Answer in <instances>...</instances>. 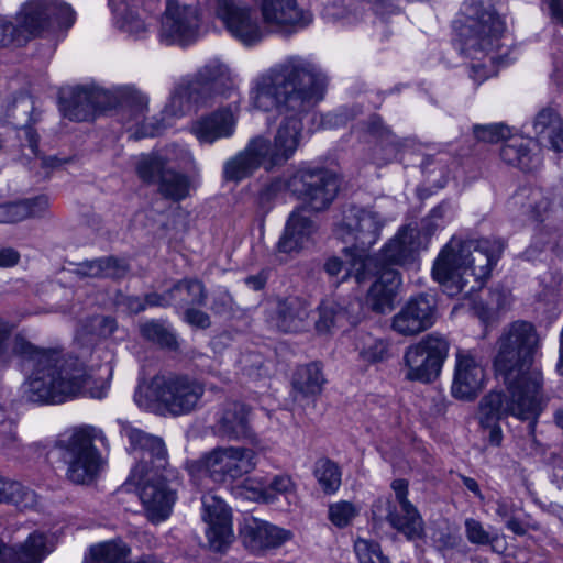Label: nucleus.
I'll list each match as a JSON object with an SVG mask.
<instances>
[{"label":"nucleus","mask_w":563,"mask_h":563,"mask_svg":"<svg viewBox=\"0 0 563 563\" xmlns=\"http://www.w3.org/2000/svg\"><path fill=\"white\" fill-rule=\"evenodd\" d=\"M327 78L313 63L290 56L258 75L250 90V102L258 110L286 109L274 141L263 135L252 137L244 150L227 161V180L240 181L263 167L266 172L284 166L294 157L301 137L299 114L323 98Z\"/></svg>","instance_id":"1"},{"label":"nucleus","mask_w":563,"mask_h":563,"mask_svg":"<svg viewBox=\"0 0 563 563\" xmlns=\"http://www.w3.org/2000/svg\"><path fill=\"white\" fill-rule=\"evenodd\" d=\"M537 334L531 323L514 322L500 336L494 366L505 390H492L479 402L478 419L492 446L504 435L499 420L514 417L528 422L533 438L539 417L547 407L543 374L534 363Z\"/></svg>","instance_id":"2"},{"label":"nucleus","mask_w":563,"mask_h":563,"mask_svg":"<svg viewBox=\"0 0 563 563\" xmlns=\"http://www.w3.org/2000/svg\"><path fill=\"white\" fill-rule=\"evenodd\" d=\"M504 247L500 240L462 241L453 236L434 261L432 276L449 296H471L483 288Z\"/></svg>","instance_id":"3"},{"label":"nucleus","mask_w":563,"mask_h":563,"mask_svg":"<svg viewBox=\"0 0 563 563\" xmlns=\"http://www.w3.org/2000/svg\"><path fill=\"white\" fill-rule=\"evenodd\" d=\"M15 352L22 364L31 366L27 397L40 404H63L70 396V366L67 354L57 347L40 349L15 336Z\"/></svg>","instance_id":"4"},{"label":"nucleus","mask_w":563,"mask_h":563,"mask_svg":"<svg viewBox=\"0 0 563 563\" xmlns=\"http://www.w3.org/2000/svg\"><path fill=\"white\" fill-rule=\"evenodd\" d=\"M462 13L466 18L467 30L463 51L471 59L478 62L471 65V77L482 82L490 76L494 65L500 62L505 23L492 4L482 0L465 1Z\"/></svg>","instance_id":"5"},{"label":"nucleus","mask_w":563,"mask_h":563,"mask_svg":"<svg viewBox=\"0 0 563 563\" xmlns=\"http://www.w3.org/2000/svg\"><path fill=\"white\" fill-rule=\"evenodd\" d=\"M234 84L230 68L219 59H211L206 63L196 74L195 78L186 86H179L173 93L170 102L164 110V117H181L185 112V101L207 106L217 97H229L233 91ZM170 123L152 119L144 123L136 132L135 137L155 136L162 133Z\"/></svg>","instance_id":"6"},{"label":"nucleus","mask_w":563,"mask_h":563,"mask_svg":"<svg viewBox=\"0 0 563 563\" xmlns=\"http://www.w3.org/2000/svg\"><path fill=\"white\" fill-rule=\"evenodd\" d=\"M205 394L201 382L188 375L157 374L145 388L134 395L142 408L150 409L153 404L164 407L174 416L188 415L199 405Z\"/></svg>","instance_id":"7"},{"label":"nucleus","mask_w":563,"mask_h":563,"mask_svg":"<svg viewBox=\"0 0 563 563\" xmlns=\"http://www.w3.org/2000/svg\"><path fill=\"white\" fill-rule=\"evenodd\" d=\"M147 98L134 87L125 86L109 91L96 86L73 88V121H91L117 104L130 111L135 121L147 109Z\"/></svg>","instance_id":"8"},{"label":"nucleus","mask_w":563,"mask_h":563,"mask_svg":"<svg viewBox=\"0 0 563 563\" xmlns=\"http://www.w3.org/2000/svg\"><path fill=\"white\" fill-rule=\"evenodd\" d=\"M256 467V452L245 446H218L190 466L192 476L205 475L212 482L232 483Z\"/></svg>","instance_id":"9"},{"label":"nucleus","mask_w":563,"mask_h":563,"mask_svg":"<svg viewBox=\"0 0 563 563\" xmlns=\"http://www.w3.org/2000/svg\"><path fill=\"white\" fill-rule=\"evenodd\" d=\"M450 342L439 333H430L406 347L401 371L409 382L431 383L440 375L448 358Z\"/></svg>","instance_id":"10"},{"label":"nucleus","mask_w":563,"mask_h":563,"mask_svg":"<svg viewBox=\"0 0 563 563\" xmlns=\"http://www.w3.org/2000/svg\"><path fill=\"white\" fill-rule=\"evenodd\" d=\"M97 442L107 443L101 430L88 424L73 428V484L91 485L104 471L107 459Z\"/></svg>","instance_id":"11"},{"label":"nucleus","mask_w":563,"mask_h":563,"mask_svg":"<svg viewBox=\"0 0 563 563\" xmlns=\"http://www.w3.org/2000/svg\"><path fill=\"white\" fill-rule=\"evenodd\" d=\"M214 13L227 31L245 46L256 45L272 34L262 16L240 0H217Z\"/></svg>","instance_id":"12"},{"label":"nucleus","mask_w":563,"mask_h":563,"mask_svg":"<svg viewBox=\"0 0 563 563\" xmlns=\"http://www.w3.org/2000/svg\"><path fill=\"white\" fill-rule=\"evenodd\" d=\"M339 187L338 177L325 169L300 168L289 177V192L313 211L327 209Z\"/></svg>","instance_id":"13"},{"label":"nucleus","mask_w":563,"mask_h":563,"mask_svg":"<svg viewBox=\"0 0 563 563\" xmlns=\"http://www.w3.org/2000/svg\"><path fill=\"white\" fill-rule=\"evenodd\" d=\"M385 219L376 211L350 206L342 212L341 220L335 224V234L345 242H355L357 252L367 254V250L380 238Z\"/></svg>","instance_id":"14"},{"label":"nucleus","mask_w":563,"mask_h":563,"mask_svg":"<svg viewBox=\"0 0 563 563\" xmlns=\"http://www.w3.org/2000/svg\"><path fill=\"white\" fill-rule=\"evenodd\" d=\"M201 33V18L196 7L168 0L161 21L159 40L166 45L188 46Z\"/></svg>","instance_id":"15"},{"label":"nucleus","mask_w":563,"mask_h":563,"mask_svg":"<svg viewBox=\"0 0 563 563\" xmlns=\"http://www.w3.org/2000/svg\"><path fill=\"white\" fill-rule=\"evenodd\" d=\"M69 5L63 0H27L16 13L27 40L60 27L68 19Z\"/></svg>","instance_id":"16"},{"label":"nucleus","mask_w":563,"mask_h":563,"mask_svg":"<svg viewBox=\"0 0 563 563\" xmlns=\"http://www.w3.org/2000/svg\"><path fill=\"white\" fill-rule=\"evenodd\" d=\"M139 177L148 184L157 183L159 194L169 200L180 201L190 194L188 176L166 169V161L158 155L143 156L136 165Z\"/></svg>","instance_id":"17"},{"label":"nucleus","mask_w":563,"mask_h":563,"mask_svg":"<svg viewBox=\"0 0 563 563\" xmlns=\"http://www.w3.org/2000/svg\"><path fill=\"white\" fill-rule=\"evenodd\" d=\"M437 320V302L432 295L410 297L391 319V329L402 336H415L430 329Z\"/></svg>","instance_id":"18"},{"label":"nucleus","mask_w":563,"mask_h":563,"mask_svg":"<svg viewBox=\"0 0 563 563\" xmlns=\"http://www.w3.org/2000/svg\"><path fill=\"white\" fill-rule=\"evenodd\" d=\"M256 3L271 33L292 34L312 22V14L298 0H257Z\"/></svg>","instance_id":"19"},{"label":"nucleus","mask_w":563,"mask_h":563,"mask_svg":"<svg viewBox=\"0 0 563 563\" xmlns=\"http://www.w3.org/2000/svg\"><path fill=\"white\" fill-rule=\"evenodd\" d=\"M252 408L240 400L227 399L214 413L213 433L231 441L255 439L251 426Z\"/></svg>","instance_id":"20"},{"label":"nucleus","mask_w":563,"mask_h":563,"mask_svg":"<svg viewBox=\"0 0 563 563\" xmlns=\"http://www.w3.org/2000/svg\"><path fill=\"white\" fill-rule=\"evenodd\" d=\"M202 519L207 523L206 537L210 549L224 552L234 541L230 508L218 496L207 494L202 497Z\"/></svg>","instance_id":"21"},{"label":"nucleus","mask_w":563,"mask_h":563,"mask_svg":"<svg viewBox=\"0 0 563 563\" xmlns=\"http://www.w3.org/2000/svg\"><path fill=\"white\" fill-rule=\"evenodd\" d=\"M484 368L471 350L457 349L451 394L461 400H472L483 388Z\"/></svg>","instance_id":"22"},{"label":"nucleus","mask_w":563,"mask_h":563,"mask_svg":"<svg viewBox=\"0 0 563 563\" xmlns=\"http://www.w3.org/2000/svg\"><path fill=\"white\" fill-rule=\"evenodd\" d=\"M424 249L427 244H422L417 228L405 225L383 246L379 256L374 257L377 258L378 267L406 266L412 264L419 252Z\"/></svg>","instance_id":"23"},{"label":"nucleus","mask_w":563,"mask_h":563,"mask_svg":"<svg viewBox=\"0 0 563 563\" xmlns=\"http://www.w3.org/2000/svg\"><path fill=\"white\" fill-rule=\"evenodd\" d=\"M372 273L377 274V280L371 286L366 296V306L376 313H387L394 308V302L401 285L400 274L388 267H378L377 258Z\"/></svg>","instance_id":"24"},{"label":"nucleus","mask_w":563,"mask_h":563,"mask_svg":"<svg viewBox=\"0 0 563 563\" xmlns=\"http://www.w3.org/2000/svg\"><path fill=\"white\" fill-rule=\"evenodd\" d=\"M245 548L254 553L280 547L291 533L254 517L245 518L240 530Z\"/></svg>","instance_id":"25"},{"label":"nucleus","mask_w":563,"mask_h":563,"mask_svg":"<svg viewBox=\"0 0 563 563\" xmlns=\"http://www.w3.org/2000/svg\"><path fill=\"white\" fill-rule=\"evenodd\" d=\"M402 515L397 511H389L387 519L393 528L404 533L409 540L419 539L423 534L424 525L417 508L408 499V482L406 479H395L391 483Z\"/></svg>","instance_id":"26"},{"label":"nucleus","mask_w":563,"mask_h":563,"mask_svg":"<svg viewBox=\"0 0 563 563\" xmlns=\"http://www.w3.org/2000/svg\"><path fill=\"white\" fill-rule=\"evenodd\" d=\"M236 118L231 108H222L201 115L190 125V132L200 143L212 144L220 139L233 135Z\"/></svg>","instance_id":"27"},{"label":"nucleus","mask_w":563,"mask_h":563,"mask_svg":"<svg viewBox=\"0 0 563 563\" xmlns=\"http://www.w3.org/2000/svg\"><path fill=\"white\" fill-rule=\"evenodd\" d=\"M140 499L150 521L158 523L167 519L176 500V493L165 479L147 482L140 490Z\"/></svg>","instance_id":"28"},{"label":"nucleus","mask_w":563,"mask_h":563,"mask_svg":"<svg viewBox=\"0 0 563 563\" xmlns=\"http://www.w3.org/2000/svg\"><path fill=\"white\" fill-rule=\"evenodd\" d=\"M343 254L344 261L333 256L325 262L324 269L328 275L338 277L343 273L342 280L353 276L357 284L365 282L372 273L373 266H376L375 257L364 254V252H357L354 247L344 249Z\"/></svg>","instance_id":"29"},{"label":"nucleus","mask_w":563,"mask_h":563,"mask_svg":"<svg viewBox=\"0 0 563 563\" xmlns=\"http://www.w3.org/2000/svg\"><path fill=\"white\" fill-rule=\"evenodd\" d=\"M54 548L53 533L35 530L23 542L8 545L7 563H42Z\"/></svg>","instance_id":"30"},{"label":"nucleus","mask_w":563,"mask_h":563,"mask_svg":"<svg viewBox=\"0 0 563 563\" xmlns=\"http://www.w3.org/2000/svg\"><path fill=\"white\" fill-rule=\"evenodd\" d=\"M316 231L317 227L305 214V208L294 210L287 220L284 234L278 241L279 252L292 253L306 247Z\"/></svg>","instance_id":"31"},{"label":"nucleus","mask_w":563,"mask_h":563,"mask_svg":"<svg viewBox=\"0 0 563 563\" xmlns=\"http://www.w3.org/2000/svg\"><path fill=\"white\" fill-rule=\"evenodd\" d=\"M311 305L303 298L289 297L280 300L273 317L274 325L283 332H299L309 327Z\"/></svg>","instance_id":"32"},{"label":"nucleus","mask_w":563,"mask_h":563,"mask_svg":"<svg viewBox=\"0 0 563 563\" xmlns=\"http://www.w3.org/2000/svg\"><path fill=\"white\" fill-rule=\"evenodd\" d=\"M509 208L531 220H542L551 210V195L540 187L522 186L509 199Z\"/></svg>","instance_id":"33"},{"label":"nucleus","mask_w":563,"mask_h":563,"mask_svg":"<svg viewBox=\"0 0 563 563\" xmlns=\"http://www.w3.org/2000/svg\"><path fill=\"white\" fill-rule=\"evenodd\" d=\"M14 104L16 108H22L24 110H26V108H31V115L29 118V121H27V123H25L23 126H21L19 129L18 137H19L22 146L30 147L32 154L35 156L36 159H38L41 167L47 174L48 169H53L60 165V159H58L56 156H49V157L40 156V151H38L40 135L33 126V124L38 121L40 114L35 112L33 102L29 96L19 97L14 101Z\"/></svg>","instance_id":"34"},{"label":"nucleus","mask_w":563,"mask_h":563,"mask_svg":"<svg viewBox=\"0 0 563 563\" xmlns=\"http://www.w3.org/2000/svg\"><path fill=\"white\" fill-rule=\"evenodd\" d=\"M109 385L97 374V369L84 363H73V398L101 400L107 396Z\"/></svg>","instance_id":"35"},{"label":"nucleus","mask_w":563,"mask_h":563,"mask_svg":"<svg viewBox=\"0 0 563 563\" xmlns=\"http://www.w3.org/2000/svg\"><path fill=\"white\" fill-rule=\"evenodd\" d=\"M532 128L539 143L549 145L556 152L563 151V120L555 109H541L533 120Z\"/></svg>","instance_id":"36"},{"label":"nucleus","mask_w":563,"mask_h":563,"mask_svg":"<svg viewBox=\"0 0 563 563\" xmlns=\"http://www.w3.org/2000/svg\"><path fill=\"white\" fill-rule=\"evenodd\" d=\"M125 435L131 451L145 463H153L155 467H163L166 462V448L158 437L147 434L140 429L128 428Z\"/></svg>","instance_id":"37"},{"label":"nucleus","mask_w":563,"mask_h":563,"mask_svg":"<svg viewBox=\"0 0 563 563\" xmlns=\"http://www.w3.org/2000/svg\"><path fill=\"white\" fill-rule=\"evenodd\" d=\"M532 140L523 136L508 139L500 148V158L523 172H532L541 165V158L531 151Z\"/></svg>","instance_id":"38"},{"label":"nucleus","mask_w":563,"mask_h":563,"mask_svg":"<svg viewBox=\"0 0 563 563\" xmlns=\"http://www.w3.org/2000/svg\"><path fill=\"white\" fill-rule=\"evenodd\" d=\"M496 515L504 521L505 527L516 536H526L529 530L538 531L540 525L531 516L523 514L520 504L510 497L496 500Z\"/></svg>","instance_id":"39"},{"label":"nucleus","mask_w":563,"mask_h":563,"mask_svg":"<svg viewBox=\"0 0 563 563\" xmlns=\"http://www.w3.org/2000/svg\"><path fill=\"white\" fill-rule=\"evenodd\" d=\"M0 503L12 504L22 510H38L42 506L38 495L19 482L0 476Z\"/></svg>","instance_id":"40"},{"label":"nucleus","mask_w":563,"mask_h":563,"mask_svg":"<svg viewBox=\"0 0 563 563\" xmlns=\"http://www.w3.org/2000/svg\"><path fill=\"white\" fill-rule=\"evenodd\" d=\"M167 295L174 298L175 305L186 306H203L207 299V292L203 284L198 279L185 278L177 282Z\"/></svg>","instance_id":"41"},{"label":"nucleus","mask_w":563,"mask_h":563,"mask_svg":"<svg viewBox=\"0 0 563 563\" xmlns=\"http://www.w3.org/2000/svg\"><path fill=\"white\" fill-rule=\"evenodd\" d=\"M358 358L368 365L382 363L390 357V343L384 338L363 334L357 344Z\"/></svg>","instance_id":"42"},{"label":"nucleus","mask_w":563,"mask_h":563,"mask_svg":"<svg viewBox=\"0 0 563 563\" xmlns=\"http://www.w3.org/2000/svg\"><path fill=\"white\" fill-rule=\"evenodd\" d=\"M128 271L124 261L114 257L99 258L79 266L76 274L89 277L120 278Z\"/></svg>","instance_id":"43"},{"label":"nucleus","mask_w":563,"mask_h":563,"mask_svg":"<svg viewBox=\"0 0 563 563\" xmlns=\"http://www.w3.org/2000/svg\"><path fill=\"white\" fill-rule=\"evenodd\" d=\"M324 384L321 367L317 363L300 366L294 376L292 385L296 390L305 396L319 394Z\"/></svg>","instance_id":"44"},{"label":"nucleus","mask_w":563,"mask_h":563,"mask_svg":"<svg viewBox=\"0 0 563 563\" xmlns=\"http://www.w3.org/2000/svg\"><path fill=\"white\" fill-rule=\"evenodd\" d=\"M130 547L122 540H111L91 547L92 563H130Z\"/></svg>","instance_id":"45"},{"label":"nucleus","mask_w":563,"mask_h":563,"mask_svg":"<svg viewBox=\"0 0 563 563\" xmlns=\"http://www.w3.org/2000/svg\"><path fill=\"white\" fill-rule=\"evenodd\" d=\"M135 2V0H109L113 12L122 20L121 27L135 37H142L147 26L139 15L133 13L132 8Z\"/></svg>","instance_id":"46"},{"label":"nucleus","mask_w":563,"mask_h":563,"mask_svg":"<svg viewBox=\"0 0 563 563\" xmlns=\"http://www.w3.org/2000/svg\"><path fill=\"white\" fill-rule=\"evenodd\" d=\"M318 313L319 318L314 323L316 331L325 334L347 316V308L334 299H325L318 307Z\"/></svg>","instance_id":"47"},{"label":"nucleus","mask_w":563,"mask_h":563,"mask_svg":"<svg viewBox=\"0 0 563 563\" xmlns=\"http://www.w3.org/2000/svg\"><path fill=\"white\" fill-rule=\"evenodd\" d=\"M313 474L325 494H334L341 485V470L336 463L329 459L316 462Z\"/></svg>","instance_id":"48"},{"label":"nucleus","mask_w":563,"mask_h":563,"mask_svg":"<svg viewBox=\"0 0 563 563\" xmlns=\"http://www.w3.org/2000/svg\"><path fill=\"white\" fill-rule=\"evenodd\" d=\"M140 331L143 338L163 347L176 349L177 346L174 331L163 322L147 321L141 325Z\"/></svg>","instance_id":"49"},{"label":"nucleus","mask_w":563,"mask_h":563,"mask_svg":"<svg viewBox=\"0 0 563 563\" xmlns=\"http://www.w3.org/2000/svg\"><path fill=\"white\" fill-rule=\"evenodd\" d=\"M46 459L52 465H64L66 476L70 475V433L58 434L46 450Z\"/></svg>","instance_id":"50"},{"label":"nucleus","mask_w":563,"mask_h":563,"mask_svg":"<svg viewBox=\"0 0 563 563\" xmlns=\"http://www.w3.org/2000/svg\"><path fill=\"white\" fill-rule=\"evenodd\" d=\"M360 509L351 501L340 500L329 506L328 518L338 528L349 526Z\"/></svg>","instance_id":"51"},{"label":"nucleus","mask_w":563,"mask_h":563,"mask_svg":"<svg viewBox=\"0 0 563 563\" xmlns=\"http://www.w3.org/2000/svg\"><path fill=\"white\" fill-rule=\"evenodd\" d=\"M465 536L470 543L476 545H492L498 541L497 534H490L483 526V523L474 518H467L464 522Z\"/></svg>","instance_id":"52"},{"label":"nucleus","mask_w":563,"mask_h":563,"mask_svg":"<svg viewBox=\"0 0 563 563\" xmlns=\"http://www.w3.org/2000/svg\"><path fill=\"white\" fill-rule=\"evenodd\" d=\"M354 551L360 563H388L380 545L375 541L358 538L354 543Z\"/></svg>","instance_id":"53"},{"label":"nucleus","mask_w":563,"mask_h":563,"mask_svg":"<svg viewBox=\"0 0 563 563\" xmlns=\"http://www.w3.org/2000/svg\"><path fill=\"white\" fill-rule=\"evenodd\" d=\"M12 333V325L0 318V369L8 368L13 358L18 357L15 352V340L11 346L10 338Z\"/></svg>","instance_id":"54"},{"label":"nucleus","mask_w":563,"mask_h":563,"mask_svg":"<svg viewBox=\"0 0 563 563\" xmlns=\"http://www.w3.org/2000/svg\"><path fill=\"white\" fill-rule=\"evenodd\" d=\"M27 37L20 23L0 15V46H8L16 43L19 45L27 42Z\"/></svg>","instance_id":"55"},{"label":"nucleus","mask_w":563,"mask_h":563,"mask_svg":"<svg viewBox=\"0 0 563 563\" xmlns=\"http://www.w3.org/2000/svg\"><path fill=\"white\" fill-rule=\"evenodd\" d=\"M285 190L289 191V178H275L261 188L257 201L262 207H267Z\"/></svg>","instance_id":"56"},{"label":"nucleus","mask_w":563,"mask_h":563,"mask_svg":"<svg viewBox=\"0 0 563 563\" xmlns=\"http://www.w3.org/2000/svg\"><path fill=\"white\" fill-rule=\"evenodd\" d=\"M509 128L503 123L475 125L474 135L477 140L488 143H496L509 135Z\"/></svg>","instance_id":"57"},{"label":"nucleus","mask_w":563,"mask_h":563,"mask_svg":"<svg viewBox=\"0 0 563 563\" xmlns=\"http://www.w3.org/2000/svg\"><path fill=\"white\" fill-rule=\"evenodd\" d=\"M243 495L254 501L272 503L271 492H267V485L256 478H247L242 486Z\"/></svg>","instance_id":"58"},{"label":"nucleus","mask_w":563,"mask_h":563,"mask_svg":"<svg viewBox=\"0 0 563 563\" xmlns=\"http://www.w3.org/2000/svg\"><path fill=\"white\" fill-rule=\"evenodd\" d=\"M296 490V485L290 476L288 475H276L274 478L267 484V492H271L272 503H274L278 495H284L285 497H289L294 495Z\"/></svg>","instance_id":"59"},{"label":"nucleus","mask_w":563,"mask_h":563,"mask_svg":"<svg viewBox=\"0 0 563 563\" xmlns=\"http://www.w3.org/2000/svg\"><path fill=\"white\" fill-rule=\"evenodd\" d=\"M89 327L92 334L100 338H108L118 329V323L112 317L97 316L90 319Z\"/></svg>","instance_id":"60"},{"label":"nucleus","mask_w":563,"mask_h":563,"mask_svg":"<svg viewBox=\"0 0 563 563\" xmlns=\"http://www.w3.org/2000/svg\"><path fill=\"white\" fill-rule=\"evenodd\" d=\"M27 218V211L21 201L0 205V223L19 222Z\"/></svg>","instance_id":"61"},{"label":"nucleus","mask_w":563,"mask_h":563,"mask_svg":"<svg viewBox=\"0 0 563 563\" xmlns=\"http://www.w3.org/2000/svg\"><path fill=\"white\" fill-rule=\"evenodd\" d=\"M20 201L27 211V218L38 217L48 208V198L44 195Z\"/></svg>","instance_id":"62"},{"label":"nucleus","mask_w":563,"mask_h":563,"mask_svg":"<svg viewBox=\"0 0 563 563\" xmlns=\"http://www.w3.org/2000/svg\"><path fill=\"white\" fill-rule=\"evenodd\" d=\"M184 320L188 324L200 329H207L211 324L209 316L196 308H187L184 312Z\"/></svg>","instance_id":"63"},{"label":"nucleus","mask_w":563,"mask_h":563,"mask_svg":"<svg viewBox=\"0 0 563 563\" xmlns=\"http://www.w3.org/2000/svg\"><path fill=\"white\" fill-rule=\"evenodd\" d=\"M438 211L433 210L431 214L421 221V228L417 230L420 232V240L422 244L429 243L430 238L441 228V224L435 220Z\"/></svg>","instance_id":"64"}]
</instances>
